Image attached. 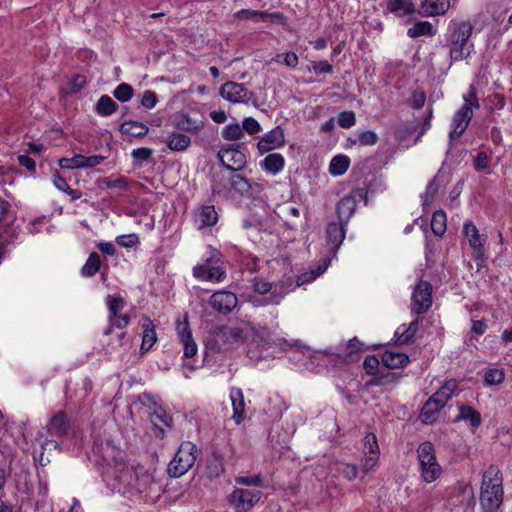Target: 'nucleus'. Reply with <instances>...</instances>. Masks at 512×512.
<instances>
[{"label": "nucleus", "mask_w": 512, "mask_h": 512, "mask_svg": "<svg viewBox=\"0 0 512 512\" xmlns=\"http://www.w3.org/2000/svg\"><path fill=\"white\" fill-rule=\"evenodd\" d=\"M472 31L473 25L469 21L450 22L446 41L452 61L465 60L474 51V45L470 41Z\"/></svg>", "instance_id": "1"}, {"label": "nucleus", "mask_w": 512, "mask_h": 512, "mask_svg": "<svg viewBox=\"0 0 512 512\" xmlns=\"http://www.w3.org/2000/svg\"><path fill=\"white\" fill-rule=\"evenodd\" d=\"M502 473L497 466L491 465L483 473L480 505L484 512H496L502 504L504 491Z\"/></svg>", "instance_id": "2"}, {"label": "nucleus", "mask_w": 512, "mask_h": 512, "mask_svg": "<svg viewBox=\"0 0 512 512\" xmlns=\"http://www.w3.org/2000/svg\"><path fill=\"white\" fill-rule=\"evenodd\" d=\"M195 279L203 282H222L227 276L222 254L212 246L207 247L206 257L192 269Z\"/></svg>", "instance_id": "3"}, {"label": "nucleus", "mask_w": 512, "mask_h": 512, "mask_svg": "<svg viewBox=\"0 0 512 512\" xmlns=\"http://www.w3.org/2000/svg\"><path fill=\"white\" fill-rule=\"evenodd\" d=\"M243 338V330L237 326L222 325L209 330L205 337V347L213 353L224 352Z\"/></svg>", "instance_id": "4"}, {"label": "nucleus", "mask_w": 512, "mask_h": 512, "mask_svg": "<svg viewBox=\"0 0 512 512\" xmlns=\"http://www.w3.org/2000/svg\"><path fill=\"white\" fill-rule=\"evenodd\" d=\"M463 100L464 104L452 118V129L449 133L451 140L458 139L465 132L473 117V110L480 107L474 86H470L468 92L463 95Z\"/></svg>", "instance_id": "5"}, {"label": "nucleus", "mask_w": 512, "mask_h": 512, "mask_svg": "<svg viewBox=\"0 0 512 512\" xmlns=\"http://www.w3.org/2000/svg\"><path fill=\"white\" fill-rule=\"evenodd\" d=\"M330 263V259L325 258L322 261V264H319L316 269L304 272L297 277L296 284L294 285L291 278H288L285 282L279 286H275L274 290L271 293L267 304L277 305L283 299V297L288 294L290 291H293L296 287H300L304 284L310 283L315 280L317 277L322 275L327 269Z\"/></svg>", "instance_id": "6"}, {"label": "nucleus", "mask_w": 512, "mask_h": 512, "mask_svg": "<svg viewBox=\"0 0 512 512\" xmlns=\"http://www.w3.org/2000/svg\"><path fill=\"white\" fill-rule=\"evenodd\" d=\"M417 458L421 476L426 483H432L440 477L442 468L437 461L435 448L431 442L425 441L418 446Z\"/></svg>", "instance_id": "7"}, {"label": "nucleus", "mask_w": 512, "mask_h": 512, "mask_svg": "<svg viewBox=\"0 0 512 512\" xmlns=\"http://www.w3.org/2000/svg\"><path fill=\"white\" fill-rule=\"evenodd\" d=\"M198 449L197 446L191 441H184L181 443L174 458L168 465V473L172 477H181L192 466L197 459Z\"/></svg>", "instance_id": "8"}, {"label": "nucleus", "mask_w": 512, "mask_h": 512, "mask_svg": "<svg viewBox=\"0 0 512 512\" xmlns=\"http://www.w3.org/2000/svg\"><path fill=\"white\" fill-rule=\"evenodd\" d=\"M108 307V327L104 330V336H109L113 330L124 329L130 322V315L122 313L125 307V300L118 294L108 295L105 299Z\"/></svg>", "instance_id": "9"}, {"label": "nucleus", "mask_w": 512, "mask_h": 512, "mask_svg": "<svg viewBox=\"0 0 512 512\" xmlns=\"http://www.w3.org/2000/svg\"><path fill=\"white\" fill-rule=\"evenodd\" d=\"M149 420L153 427V434L158 439H163L167 430L173 428V418L160 405L154 403L149 413Z\"/></svg>", "instance_id": "10"}, {"label": "nucleus", "mask_w": 512, "mask_h": 512, "mask_svg": "<svg viewBox=\"0 0 512 512\" xmlns=\"http://www.w3.org/2000/svg\"><path fill=\"white\" fill-rule=\"evenodd\" d=\"M261 496L260 490L238 488L229 496V501L237 512H248L261 499Z\"/></svg>", "instance_id": "11"}, {"label": "nucleus", "mask_w": 512, "mask_h": 512, "mask_svg": "<svg viewBox=\"0 0 512 512\" xmlns=\"http://www.w3.org/2000/svg\"><path fill=\"white\" fill-rule=\"evenodd\" d=\"M432 305V286L427 281H419L412 294L411 309L421 315L429 310Z\"/></svg>", "instance_id": "12"}, {"label": "nucleus", "mask_w": 512, "mask_h": 512, "mask_svg": "<svg viewBox=\"0 0 512 512\" xmlns=\"http://www.w3.org/2000/svg\"><path fill=\"white\" fill-rule=\"evenodd\" d=\"M220 95L225 100L234 104L248 103L254 96L244 84L233 81H228L221 86Z\"/></svg>", "instance_id": "13"}, {"label": "nucleus", "mask_w": 512, "mask_h": 512, "mask_svg": "<svg viewBox=\"0 0 512 512\" xmlns=\"http://www.w3.org/2000/svg\"><path fill=\"white\" fill-rule=\"evenodd\" d=\"M218 159L223 167L232 172L242 170L247 163L246 155L234 147L220 149Z\"/></svg>", "instance_id": "14"}, {"label": "nucleus", "mask_w": 512, "mask_h": 512, "mask_svg": "<svg viewBox=\"0 0 512 512\" xmlns=\"http://www.w3.org/2000/svg\"><path fill=\"white\" fill-rule=\"evenodd\" d=\"M285 145V133L280 126H276L264 134L257 143V149L260 154L281 148Z\"/></svg>", "instance_id": "15"}, {"label": "nucleus", "mask_w": 512, "mask_h": 512, "mask_svg": "<svg viewBox=\"0 0 512 512\" xmlns=\"http://www.w3.org/2000/svg\"><path fill=\"white\" fill-rule=\"evenodd\" d=\"M209 303L214 310L227 315L236 307L238 299L233 292L220 290L212 294Z\"/></svg>", "instance_id": "16"}, {"label": "nucleus", "mask_w": 512, "mask_h": 512, "mask_svg": "<svg viewBox=\"0 0 512 512\" xmlns=\"http://www.w3.org/2000/svg\"><path fill=\"white\" fill-rule=\"evenodd\" d=\"M177 335L184 348V356L192 358L197 354L198 347L192 337V332L189 328L187 317L184 321H177L176 325Z\"/></svg>", "instance_id": "17"}, {"label": "nucleus", "mask_w": 512, "mask_h": 512, "mask_svg": "<svg viewBox=\"0 0 512 512\" xmlns=\"http://www.w3.org/2000/svg\"><path fill=\"white\" fill-rule=\"evenodd\" d=\"M357 197H362L361 190L354 191L340 199L337 204V216L340 222L347 224L353 216L357 206Z\"/></svg>", "instance_id": "18"}, {"label": "nucleus", "mask_w": 512, "mask_h": 512, "mask_svg": "<svg viewBox=\"0 0 512 512\" xmlns=\"http://www.w3.org/2000/svg\"><path fill=\"white\" fill-rule=\"evenodd\" d=\"M364 350V344L357 338H353L348 342L339 345L336 354L342 362L353 363L359 360L360 353Z\"/></svg>", "instance_id": "19"}, {"label": "nucleus", "mask_w": 512, "mask_h": 512, "mask_svg": "<svg viewBox=\"0 0 512 512\" xmlns=\"http://www.w3.org/2000/svg\"><path fill=\"white\" fill-rule=\"evenodd\" d=\"M71 429V423L63 411L55 413L47 424L48 433L58 438L69 436Z\"/></svg>", "instance_id": "20"}, {"label": "nucleus", "mask_w": 512, "mask_h": 512, "mask_svg": "<svg viewBox=\"0 0 512 512\" xmlns=\"http://www.w3.org/2000/svg\"><path fill=\"white\" fill-rule=\"evenodd\" d=\"M346 224L343 222H331L326 228V239L329 250L336 253L343 243L346 235Z\"/></svg>", "instance_id": "21"}, {"label": "nucleus", "mask_w": 512, "mask_h": 512, "mask_svg": "<svg viewBox=\"0 0 512 512\" xmlns=\"http://www.w3.org/2000/svg\"><path fill=\"white\" fill-rule=\"evenodd\" d=\"M217 221L218 214L213 205H203L194 212V223L199 230L213 226Z\"/></svg>", "instance_id": "22"}, {"label": "nucleus", "mask_w": 512, "mask_h": 512, "mask_svg": "<svg viewBox=\"0 0 512 512\" xmlns=\"http://www.w3.org/2000/svg\"><path fill=\"white\" fill-rule=\"evenodd\" d=\"M449 8V0H424L418 13L423 17H434L444 15Z\"/></svg>", "instance_id": "23"}, {"label": "nucleus", "mask_w": 512, "mask_h": 512, "mask_svg": "<svg viewBox=\"0 0 512 512\" xmlns=\"http://www.w3.org/2000/svg\"><path fill=\"white\" fill-rule=\"evenodd\" d=\"M230 399L232 403L233 414L231 419L239 425L244 420L245 400L244 394L240 388L232 387L230 389Z\"/></svg>", "instance_id": "24"}, {"label": "nucleus", "mask_w": 512, "mask_h": 512, "mask_svg": "<svg viewBox=\"0 0 512 512\" xmlns=\"http://www.w3.org/2000/svg\"><path fill=\"white\" fill-rule=\"evenodd\" d=\"M234 17L240 20H253L255 22L276 21L281 20L280 13H269L266 11H257L252 9H242L234 14Z\"/></svg>", "instance_id": "25"}, {"label": "nucleus", "mask_w": 512, "mask_h": 512, "mask_svg": "<svg viewBox=\"0 0 512 512\" xmlns=\"http://www.w3.org/2000/svg\"><path fill=\"white\" fill-rule=\"evenodd\" d=\"M409 361L407 354L392 350L385 351L381 357L382 364L389 369L403 368Z\"/></svg>", "instance_id": "26"}, {"label": "nucleus", "mask_w": 512, "mask_h": 512, "mask_svg": "<svg viewBox=\"0 0 512 512\" xmlns=\"http://www.w3.org/2000/svg\"><path fill=\"white\" fill-rule=\"evenodd\" d=\"M386 9L398 17H404L415 12V5L412 0H387Z\"/></svg>", "instance_id": "27"}, {"label": "nucleus", "mask_w": 512, "mask_h": 512, "mask_svg": "<svg viewBox=\"0 0 512 512\" xmlns=\"http://www.w3.org/2000/svg\"><path fill=\"white\" fill-rule=\"evenodd\" d=\"M463 232L469 241V245L477 255H480L483 250L484 239L479 234L478 229L472 222H465Z\"/></svg>", "instance_id": "28"}, {"label": "nucleus", "mask_w": 512, "mask_h": 512, "mask_svg": "<svg viewBox=\"0 0 512 512\" xmlns=\"http://www.w3.org/2000/svg\"><path fill=\"white\" fill-rule=\"evenodd\" d=\"M261 167L271 175H277L285 166V159L280 153L268 154L261 162Z\"/></svg>", "instance_id": "29"}, {"label": "nucleus", "mask_w": 512, "mask_h": 512, "mask_svg": "<svg viewBox=\"0 0 512 512\" xmlns=\"http://www.w3.org/2000/svg\"><path fill=\"white\" fill-rule=\"evenodd\" d=\"M143 335L141 352L146 353L151 349L157 340L156 331L152 321L149 318H145L142 323Z\"/></svg>", "instance_id": "30"}, {"label": "nucleus", "mask_w": 512, "mask_h": 512, "mask_svg": "<svg viewBox=\"0 0 512 512\" xmlns=\"http://www.w3.org/2000/svg\"><path fill=\"white\" fill-rule=\"evenodd\" d=\"M167 147L175 152L185 151L191 144V138L182 133H171L165 140Z\"/></svg>", "instance_id": "31"}, {"label": "nucleus", "mask_w": 512, "mask_h": 512, "mask_svg": "<svg viewBox=\"0 0 512 512\" xmlns=\"http://www.w3.org/2000/svg\"><path fill=\"white\" fill-rule=\"evenodd\" d=\"M149 131V128L138 121L128 120L124 121L120 125V132L123 135L131 136V137H141L145 136Z\"/></svg>", "instance_id": "32"}, {"label": "nucleus", "mask_w": 512, "mask_h": 512, "mask_svg": "<svg viewBox=\"0 0 512 512\" xmlns=\"http://www.w3.org/2000/svg\"><path fill=\"white\" fill-rule=\"evenodd\" d=\"M108 340L106 342L107 351L109 352H118L121 349L125 350L129 346V340L127 338L126 332L119 330L114 334V332L108 336Z\"/></svg>", "instance_id": "33"}, {"label": "nucleus", "mask_w": 512, "mask_h": 512, "mask_svg": "<svg viewBox=\"0 0 512 512\" xmlns=\"http://www.w3.org/2000/svg\"><path fill=\"white\" fill-rule=\"evenodd\" d=\"M94 451L101 455L102 459L105 462H109L111 459L116 457V446L113 444L111 439L95 440L94 441Z\"/></svg>", "instance_id": "34"}, {"label": "nucleus", "mask_w": 512, "mask_h": 512, "mask_svg": "<svg viewBox=\"0 0 512 512\" xmlns=\"http://www.w3.org/2000/svg\"><path fill=\"white\" fill-rule=\"evenodd\" d=\"M435 33L436 30L428 21H418L407 31V35L410 38H418L420 36H433Z\"/></svg>", "instance_id": "35"}, {"label": "nucleus", "mask_w": 512, "mask_h": 512, "mask_svg": "<svg viewBox=\"0 0 512 512\" xmlns=\"http://www.w3.org/2000/svg\"><path fill=\"white\" fill-rule=\"evenodd\" d=\"M175 126L183 131L197 132L203 128V122L194 120L188 115H179L175 118Z\"/></svg>", "instance_id": "36"}, {"label": "nucleus", "mask_w": 512, "mask_h": 512, "mask_svg": "<svg viewBox=\"0 0 512 512\" xmlns=\"http://www.w3.org/2000/svg\"><path fill=\"white\" fill-rule=\"evenodd\" d=\"M118 105L115 101L108 95H102L96 103L95 111L100 116H109L113 114Z\"/></svg>", "instance_id": "37"}, {"label": "nucleus", "mask_w": 512, "mask_h": 512, "mask_svg": "<svg viewBox=\"0 0 512 512\" xmlns=\"http://www.w3.org/2000/svg\"><path fill=\"white\" fill-rule=\"evenodd\" d=\"M457 420L469 421L472 427H478L481 424V415L474 408L462 405Z\"/></svg>", "instance_id": "38"}, {"label": "nucleus", "mask_w": 512, "mask_h": 512, "mask_svg": "<svg viewBox=\"0 0 512 512\" xmlns=\"http://www.w3.org/2000/svg\"><path fill=\"white\" fill-rule=\"evenodd\" d=\"M350 159L346 155H338L332 158L329 172L334 176L343 175L349 168Z\"/></svg>", "instance_id": "39"}, {"label": "nucleus", "mask_w": 512, "mask_h": 512, "mask_svg": "<svg viewBox=\"0 0 512 512\" xmlns=\"http://www.w3.org/2000/svg\"><path fill=\"white\" fill-rule=\"evenodd\" d=\"M224 471L223 458L218 454H213L207 461L206 473L209 478H217Z\"/></svg>", "instance_id": "40"}, {"label": "nucleus", "mask_w": 512, "mask_h": 512, "mask_svg": "<svg viewBox=\"0 0 512 512\" xmlns=\"http://www.w3.org/2000/svg\"><path fill=\"white\" fill-rule=\"evenodd\" d=\"M100 266V256L96 252H92L81 268V275L84 277H92L99 271Z\"/></svg>", "instance_id": "41"}, {"label": "nucleus", "mask_w": 512, "mask_h": 512, "mask_svg": "<svg viewBox=\"0 0 512 512\" xmlns=\"http://www.w3.org/2000/svg\"><path fill=\"white\" fill-rule=\"evenodd\" d=\"M447 217L443 210H437L433 213L431 219V229L437 236H442L446 231Z\"/></svg>", "instance_id": "42"}, {"label": "nucleus", "mask_w": 512, "mask_h": 512, "mask_svg": "<svg viewBox=\"0 0 512 512\" xmlns=\"http://www.w3.org/2000/svg\"><path fill=\"white\" fill-rule=\"evenodd\" d=\"M417 325V321H413L407 328L404 326L399 327L395 331V337L397 338V342L400 344H405L409 342L414 337L417 331Z\"/></svg>", "instance_id": "43"}, {"label": "nucleus", "mask_w": 512, "mask_h": 512, "mask_svg": "<svg viewBox=\"0 0 512 512\" xmlns=\"http://www.w3.org/2000/svg\"><path fill=\"white\" fill-rule=\"evenodd\" d=\"M441 407L434 404L430 399L424 404L421 409V419L424 423H432L436 420Z\"/></svg>", "instance_id": "44"}, {"label": "nucleus", "mask_w": 512, "mask_h": 512, "mask_svg": "<svg viewBox=\"0 0 512 512\" xmlns=\"http://www.w3.org/2000/svg\"><path fill=\"white\" fill-rule=\"evenodd\" d=\"M244 136L242 126L238 123H231L226 125L222 131V137L228 141H236Z\"/></svg>", "instance_id": "45"}, {"label": "nucleus", "mask_w": 512, "mask_h": 512, "mask_svg": "<svg viewBox=\"0 0 512 512\" xmlns=\"http://www.w3.org/2000/svg\"><path fill=\"white\" fill-rule=\"evenodd\" d=\"M58 166L69 170L84 168L83 155L77 154L71 158H61L58 160Z\"/></svg>", "instance_id": "46"}, {"label": "nucleus", "mask_w": 512, "mask_h": 512, "mask_svg": "<svg viewBox=\"0 0 512 512\" xmlns=\"http://www.w3.org/2000/svg\"><path fill=\"white\" fill-rule=\"evenodd\" d=\"M231 187L241 195L247 194L251 190L249 181L239 174H234L230 178Z\"/></svg>", "instance_id": "47"}, {"label": "nucleus", "mask_w": 512, "mask_h": 512, "mask_svg": "<svg viewBox=\"0 0 512 512\" xmlns=\"http://www.w3.org/2000/svg\"><path fill=\"white\" fill-rule=\"evenodd\" d=\"M113 95L120 102H127L133 96V88L127 83H121L115 88Z\"/></svg>", "instance_id": "48"}, {"label": "nucleus", "mask_w": 512, "mask_h": 512, "mask_svg": "<svg viewBox=\"0 0 512 512\" xmlns=\"http://www.w3.org/2000/svg\"><path fill=\"white\" fill-rule=\"evenodd\" d=\"M86 85V77L83 75L73 76L66 84V91L69 94L79 92Z\"/></svg>", "instance_id": "49"}, {"label": "nucleus", "mask_w": 512, "mask_h": 512, "mask_svg": "<svg viewBox=\"0 0 512 512\" xmlns=\"http://www.w3.org/2000/svg\"><path fill=\"white\" fill-rule=\"evenodd\" d=\"M235 482L238 485H244L248 487H261L263 485V478L260 474L252 476H239L235 478Z\"/></svg>", "instance_id": "50"}, {"label": "nucleus", "mask_w": 512, "mask_h": 512, "mask_svg": "<svg viewBox=\"0 0 512 512\" xmlns=\"http://www.w3.org/2000/svg\"><path fill=\"white\" fill-rule=\"evenodd\" d=\"M505 374L501 369H489L485 375V383L488 385H498L504 381Z\"/></svg>", "instance_id": "51"}, {"label": "nucleus", "mask_w": 512, "mask_h": 512, "mask_svg": "<svg viewBox=\"0 0 512 512\" xmlns=\"http://www.w3.org/2000/svg\"><path fill=\"white\" fill-rule=\"evenodd\" d=\"M274 60L277 62H282L284 65L290 68L297 67L299 63L298 56L295 52L277 54Z\"/></svg>", "instance_id": "52"}, {"label": "nucleus", "mask_w": 512, "mask_h": 512, "mask_svg": "<svg viewBox=\"0 0 512 512\" xmlns=\"http://www.w3.org/2000/svg\"><path fill=\"white\" fill-rule=\"evenodd\" d=\"M378 454L379 446L375 434L368 433L364 438V454Z\"/></svg>", "instance_id": "53"}, {"label": "nucleus", "mask_w": 512, "mask_h": 512, "mask_svg": "<svg viewBox=\"0 0 512 512\" xmlns=\"http://www.w3.org/2000/svg\"><path fill=\"white\" fill-rule=\"evenodd\" d=\"M358 141L363 146H373L378 142V135L372 130L358 133Z\"/></svg>", "instance_id": "54"}, {"label": "nucleus", "mask_w": 512, "mask_h": 512, "mask_svg": "<svg viewBox=\"0 0 512 512\" xmlns=\"http://www.w3.org/2000/svg\"><path fill=\"white\" fill-rule=\"evenodd\" d=\"M356 123L355 113L353 111H343L338 115V124L342 128H351Z\"/></svg>", "instance_id": "55"}, {"label": "nucleus", "mask_w": 512, "mask_h": 512, "mask_svg": "<svg viewBox=\"0 0 512 512\" xmlns=\"http://www.w3.org/2000/svg\"><path fill=\"white\" fill-rule=\"evenodd\" d=\"M116 243L124 248H131L139 243L137 234L120 235L116 237Z\"/></svg>", "instance_id": "56"}, {"label": "nucleus", "mask_w": 512, "mask_h": 512, "mask_svg": "<svg viewBox=\"0 0 512 512\" xmlns=\"http://www.w3.org/2000/svg\"><path fill=\"white\" fill-rule=\"evenodd\" d=\"M243 132L246 131L250 135L257 134L261 131V125L253 117H246L242 122Z\"/></svg>", "instance_id": "57"}, {"label": "nucleus", "mask_w": 512, "mask_h": 512, "mask_svg": "<svg viewBox=\"0 0 512 512\" xmlns=\"http://www.w3.org/2000/svg\"><path fill=\"white\" fill-rule=\"evenodd\" d=\"M102 182L108 189L116 188L120 190H126L128 188V181L125 177H119L115 180H112L110 178H104Z\"/></svg>", "instance_id": "58"}, {"label": "nucleus", "mask_w": 512, "mask_h": 512, "mask_svg": "<svg viewBox=\"0 0 512 512\" xmlns=\"http://www.w3.org/2000/svg\"><path fill=\"white\" fill-rule=\"evenodd\" d=\"M158 102L157 95L154 91L146 90L144 91L141 99V104L143 107L147 109H152L156 106Z\"/></svg>", "instance_id": "59"}, {"label": "nucleus", "mask_w": 512, "mask_h": 512, "mask_svg": "<svg viewBox=\"0 0 512 512\" xmlns=\"http://www.w3.org/2000/svg\"><path fill=\"white\" fill-rule=\"evenodd\" d=\"M426 102V94L422 90H414L411 95V106L414 109H421Z\"/></svg>", "instance_id": "60"}, {"label": "nucleus", "mask_w": 512, "mask_h": 512, "mask_svg": "<svg viewBox=\"0 0 512 512\" xmlns=\"http://www.w3.org/2000/svg\"><path fill=\"white\" fill-rule=\"evenodd\" d=\"M252 287H253L254 291L259 294H266L272 290L271 283H269L261 278H254L252 280Z\"/></svg>", "instance_id": "61"}, {"label": "nucleus", "mask_w": 512, "mask_h": 512, "mask_svg": "<svg viewBox=\"0 0 512 512\" xmlns=\"http://www.w3.org/2000/svg\"><path fill=\"white\" fill-rule=\"evenodd\" d=\"M379 360L376 356H367L364 359L363 366L365 371L370 374L374 375L379 367Z\"/></svg>", "instance_id": "62"}, {"label": "nucleus", "mask_w": 512, "mask_h": 512, "mask_svg": "<svg viewBox=\"0 0 512 512\" xmlns=\"http://www.w3.org/2000/svg\"><path fill=\"white\" fill-rule=\"evenodd\" d=\"M312 69L316 74H330L333 71V66L327 61L312 62Z\"/></svg>", "instance_id": "63"}, {"label": "nucleus", "mask_w": 512, "mask_h": 512, "mask_svg": "<svg viewBox=\"0 0 512 512\" xmlns=\"http://www.w3.org/2000/svg\"><path fill=\"white\" fill-rule=\"evenodd\" d=\"M153 151L150 148L142 147L134 149L131 153L136 161L144 162L152 156Z\"/></svg>", "instance_id": "64"}]
</instances>
